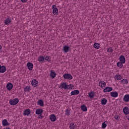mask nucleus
<instances>
[{
  "instance_id": "23",
  "label": "nucleus",
  "mask_w": 129,
  "mask_h": 129,
  "mask_svg": "<svg viewBox=\"0 0 129 129\" xmlns=\"http://www.w3.org/2000/svg\"><path fill=\"white\" fill-rule=\"evenodd\" d=\"M7 71V69L5 66H1L0 68V73H5V72Z\"/></svg>"
},
{
  "instance_id": "33",
  "label": "nucleus",
  "mask_w": 129,
  "mask_h": 129,
  "mask_svg": "<svg viewBox=\"0 0 129 129\" xmlns=\"http://www.w3.org/2000/svg\"><path fill=\"white\" fill-rule=\"evenodd\" d=\"M44 60L48 61V62H50V61H51V57L49 55H47L45 57H44Z\"/></svg>"
},
{
  "instance_id": "15",
  "label": "nucleus",
  "mask_w": 129,
  "mask_h": 129,
  "mask_svg": "<svg viewBox=\"0 0 129 129\" xmlns=\"http://www.w3.org/2000/svg\"><path fill=\"white\" fill-rule=\"evenodd\" d=\"M123 112L126 115L129 114V108L127 107H125L123 109Z\"/></svg>"
},
{
  "instance_id": "41",
  "label": "nucleus",
  "mask_w": 129,
  "mask_h": 129,
  "mask_svg": "<svg viewBox=\"0 0 129 129\" xmlns=\"http://www.w3.org/2000/svg\"><path fill=\"white\" fill-rule=\"evenodd\" d=\"M2 50V45H0V50Z\"/></svg>"
},
{
  "instance_id": "9",
  "label": "nucleus",
  "mask_w": 129,
  "mask_h": 129,
  "mask_svg": "<svg viewBox=\"0 0 129 129\" xmlns=\"http://www.w3.org/2000/svg\"><path fill=\"white\" fill-rule=\"evenodd\" d=\"M30 113H31V110L30 109H27L23 111L24 115H27V116H29Z\"/></svg>"
},
{
  "instance_id": "12",
  "label": "nucleus",
  "mask_w": 129,
  "mask_h": 129,
  "mask_svg": "<svg viewBox=\"0 0 129 129\" xmlns=\"http://www.w3.org/2000/svg\"><path fill=\"white\" fill-rule=\"evenodd\" d=\"M119 61L122 63V64H124V63H125V58L123 55H120L119 56Z\"/></svg>"
},
{
  "instance_id": "13",
  "label": "nucleus",
  "mask_w": 129,
  "mask_h": 129,
  "mask_svg": "<svg viewBox=\"0 0 129 129\" xmlns=\"http://www.w3.org/2000/svg\"><path fill=\"white\" fill-rule=\"evenodd\" d=\"M106 103H107V99L105 98L101 99V104H102V105H105Z\"/></svg>"
},
{
  "instance_id": "5",
  "label": "nucleus",
  "mask_w": 129,
  "mask_h": 129,
  "mask_svg": "<svg viewBox=\"0 0 129 129\" xmlns=\"http://www.w3.org/2000/svg\"><path fill=\"white\" fill-rule=\"evenodd\" d=\"M5 25H6L7 26H9V25H11L12 24V20L10 18H8L4 21Z\"/></svg>"
},
{
  "instance_id": "37",
  "label": "nucleus",
  "mask_w": 129,
  "mask_h": 129,
  "mask_svg": "<svg viewBox=\"0 0 129 129\" xmlns=\"http://www.w3.org/2000/svg\"><path fill=\"white\" fill-rule=\"evenodd\" d=\"M107 126V125H106V123H105V122H104L102 123V127L103 128H105Z\"/></svg>"
},
{
  "instance_id": "32",
  "label": "nucleus",
  "mask_w": 129,
  "mask_h": 129,
  "mask_svg": "<svg viewBox=\"0 0 129 129\" xmlns=\"http://www.w3.org/2000/svg\"><path fill=\"white\" fill-rule=\"evenodd\" d=\"M99 43H95L94 44V48H95V49H99L100 46L99 45Z\"/></svg>"
},
{
  "instance_id": "36",
  "label": "nucleus",
  "mask_w": 129,
  "mask_h": 129,
  "mask_svg": "<svg viewBox=\"0 0 129 129\" xmlns=\"http://www.w3.org/2000/svg\"><path fill=\"white\" fill-rule=\"evenodd\" d=\"M107 52L109 53H112L113 52V49H112V47H109V48H107Z\"/></svg>"
},
{
  "instance_id": "25",
  "label": "nucleus",
  "mask_w": 129,
  "mask_h": 129,
  "mask_svg": "<svg viewBox=\"0 0 129 129\" xmlns=\"http://www.w3.org/2000/svg\"><path fill=\"white\" fill-rule=\"evenodd\" d=\"M24 92H29L30 90L31 89V87L27 86L23 88Z\"/></svg>"
},
{
  "instance_id": "22",
  "label": "nucleus",
  "mask_w": 129,
  "mask_h": 129,
  "mask_svg": "<svg viewBox=\"0 0 129 129\" xmlns=\"http://www.w3.org/2000/svg\"><path fill=\"white\" fill-rule=\"evenodd\" d=\"M112 90V88L107 87L103 90V91L104 92H110Z\"/></svg>"
},
{
  "instance_id": "34",
  "label": "nucleus",
  "mask_w": 129,
  "mask_h": 129,
  "mask_svg": "<svg viewBox=\"0 0 129 129\" xmlns=\"http://www.w3.org/2000/svg\"><path fill=\"white\" fill-rule=\"evenodd\" d=\"M123 63H121L120 61V62H118L117 63V66L118 67H119V68H122V66Z\"/></svg>"
},
{
  "instance_id": "30",
  "label": "nucleus",
  "mask_w": 129,
  "mask_h": 129,
  "mask_svg": "<svg viewBox=\"0 0 129 129\" xmlns=\"http://www.w3.org/2000/svg\"><path fill=\"white\" fill-rule=\"evenodd\" d=\"M73 87H74V86L72 84L67 85V90H68V89L71 90L73 89Z\"/></svg>"
},
{
  "instance_id": "7",
  "label": "nucleus",
  "mask_w": 129,
  "mask_h": 129,
  "mask_svg": "<svg viewBox=\"0 0 129 129\" xmlns=\"http://www.w3.org/2000/svg\"><path fill=\"white\" fill-rule=\"evenodd\" d=\"M50 76L51 77V78H52V79H54V78H55V77H56V73L55 72V71L54 70H51L50 71Z\"/></svg>"
},
{
  "instance_id": "28",
  "label": "nucleus",
  "mask_w": 129,
  "mask_h": 129,
  "mask_svg": "<svg viewBox=\"0 0 129 129\" xmlns=\"http://www.w3.org/2000/svg\"><path fill=\"white\" fill-rule=\"evenodd\" d=\"M81 109L83 111H86L87 110V107L85 104H83L81 106Z\"/></svg>"
},
{
  "instance_id": "35",
  "label": "nucleus",
  "mask_w": 129,
  "mask_h": 129,
  "mask_svg": "<svg viewBox=\"0 0 129 129\" xmlns=\"http://www.w3.org/2000/svg\"><path fill=\"white\" fill-rule=\"evenodd\" d=\"M64 113L65 114H66V115H68V116H69V115H70V111L68 110V109H67L64 111Z\"/></svg>"
},
{
  "instance_id": "1",
  "label": "nucleus",
  "mask_w": 129,
  "mask_h": 129,
  "mask_svg": "<svg viewBox=\"0 0 129 129\" xmlns=\"http://www.w3.org/2000/svg\"><path fill=\"white\" fill-rule=\"evenodd\" d=\"M9 103L11 105H16V104H18V103H19V99L16 98L14 99H11L9 101Z\"/></svg>"
},
{
  "instance_id": "26",
  "label": "nucleus",
  "mask_w": 129,
  "mask_h": 129,
  "mask_svg": "<svg viewBox=\"0 0 129 129\" xmlns=\"http://www.w3.org/2000/svg\"><path fill=\"white\" fill-rule=\"evenodd\" d=\"M27 67L29 70H33V63L31 62H28Z\"/></svg>"
},
{
  "instance_id": "18",
  "label": "nucleus",
  "mask_w": 129,
  "mask_h": 129,
  "mask_svg": "<svg viewBox=\"0 0 129 129\" xmlns=\"http://www.w3.org/2000/svg\"><path fill=\"white\" fill-rule=\"evenodd\" d=\"M79 93H80L79 90H75L71 92V95H78Z\"/></svg>"
},
{
  "instance_id": "38",
  "label": "nucleus",
  "mask_w": 129,
  "mask_h": 129,
  "mask_svg": "<svg viewBox=\"0 0 129 129\" xmlns=\"http://www.w3.org/2000/svg\"><path fill=\"white\" fill-rule=\"evenodd\" d=\"M114 118H115V119H116V120H118L120 118V117H119V116H118V115H115L114 116Z\"/></svg>"
},
{
  "instance_id": "39",
  "label": "nucleus",
  "mask_w": 129,
  "mask_h": 129,
  "mask_svg": "<svg viewBox=\"0 0 129 129\" xmlns=\"http://www.w3.org/2000/svg\"><path fill=\"white\" fill-rule=\"evenodd\" d=\"M21 1L22 2V3H27V2H28V0H21Z\"/></svg>"
},
{
  "instance_id": "10",
  "label": "nucleus",
  "mask_w": 129,
  "mask_h": 129,
  "mask_svg": "<svg viewBox=\"0 0 129 129\" xmlns=\"http://www.w3.org/2000/svg\"><path fill=\"white\" fill-rule=\"evenodd\" d=\"M38 83L39 82L36 79H33L31 82V84L34 87H37V85H38Z\"/></svg>"
},
{
  "instance_id": "14",
  "label": "nucleus",
  "mask_w": 129,
  "mask_h": 129,
  "mask_svg": "<svg viewBox=\"0 0 129 129\" xmlns=\"http://www.w3.org/2000/svg\"><path fill=\"white\" fill-rule=\"evenodd\" d=\"M35 113L38 115H41V113H43V109L41 108L36 109V110H35Z\"/></svg>"
},
{
  "instance_id": "3",
  "label": "nucleus",
  "mask_w": 129,
  "mask_h": 129,
  "mask_svg": "<svg viewBox=\"0 0 129 129\" xmlns=\"http://www.w3.org/2000/svg\"><path fill=\"white\" fill-rule=\"evenodd\" d=\"M52 9L53 10V15H54V16H55V15H58V9H57V7H56V5H52Z\"/></svg>"
},
{
  "instance_id": "20",
  "label": "nucleus",
  "mask_w": 129,
  "mask_h": 129,
  "mask_svg": "<svg viewBox=\"0 0 129 129\" xmlns=\"http://www.w3.org/2000/svg\"><path fill=\"white\" fill-rule=\"evenodd\" d=\"M115 80H121L122 77L119 74H116L114 77Z\"/></svg>"
},
{
  "instance_id": "31",
  "label": "nucleus",
  "mask_w": 129,
  "mask_h": 129,
  "mask_svg": "<svg viewBox=\"0 0 129 129\" xmlns=\"http://www.w3.org/2000/svg\"><path fill=\"white\" fill-rule=\"evenodd\" d=\"M76 127V125L74 124V123H71L70 124V128L71 129H75Z\"/></svg>"
},
{
  "instance_id": "40",
  "label": "nucleus",
  "mask_w": 129,
  "mask_h": 129,
  "mask_svg": "<svg viewBox=\"0 0 129 129\" xmlns=\"http://www.w3.org/2000/svg\"><path fill=\"white\" fill-rule=\"evenodd\" d=\"M38 118H41V119H42L43 118V116H39Z\"/></svg>"
},
{
  "instance_id": "24",
  "label": "nucleus",
  "mask_w": 129,
  "mask_h": 129,
  "mask_svg": "<svg viewBox=\"0 0 129 129\" xmlns=\"http://www.w3.org/2000/svg\"><path fill=\"white\" fill-rule=\"evenodd\" d=\"M120 82L121 84H128V80L125 79L121 80Z\"/></svg>"
},
{
  "instance_id": "27",
  "label": "nucleus",
  "mask_w": 129,
  "mask_h": 129,
  "mask_svg": "<svg viewBox=\"0 0 129 129\" xmlns=\"http://www.w3.org/2000/svg\"><path fill=\"white\" fill-rule=\"evenodd\" d=\"M37 104L40 106H44V101L43 100H39L37 102Z\"/></svg>"
},
{
  "instance_id": "11",
  "label": "nucleus",
  "mask_w": 129,
  "mask_h": 129,
  "mask_svg": "<svg viewBox=\"0 0 129 129\" xmlns=\"http://www.w3.org/2000/svg\"><path fill=\"white\" fill-rule=\"evenodd\" d=\"M2 125H3V126H8V125H10V123H9L7 119H4L2 121Z\"/></svg>"
},
{
  "instance_id": "17",
  "label": "nucleus",
  "mask_w": 129,
  "mask_h": 129,
  "mask_svg": "<svg viewBox=\"0 0 129 129\" xmlns=\"http://www.w3.org/2000/svg\"><path fill=\"white\" fill-rule=\"evenodd\" d=\"M6 87L9 91H11L12 89H13V84L9 83L7 85Z\"/></svg>"
},
{
  "instance_id": "42",
  "label": "nucleus",
  "mask_w": 129,
  "mask_h": 129,
  "mask_svg": "<svg viewBox=\"0 0 129 129\" xmlns=\"http://www.w3.org/2000/svg\"><path fill=\"white\" fill-rule=\"evenodd\" d=\"M128 120H129V118H128Z\"/></svg>"
},
{
  "instance_id": "8",
  "label": "nucleus",
  "mask_w": 129,
  "mask_h": 129,
  "mask_svg": "<svg viewBox=\"0 0 129 129\" xmlns=\"http://www.w3.org/2000/svg\"><path fill=\"white\" fill-rule=\"evenodd\" d=\"M63 51L64 52V53H68L69 52V50H70V47L67 46V45H64L63 46Z\"/></svg>"
},
{
  "instance_id": "2",
  "label": "nucleus",
  "mask_w": 129,
  "mask_h": 129,
  "mask_svg": "<svg viewBox=\"0 0 129 129\" xmlns=\"http://www.w3.org/2000/svg\"><path fill=\"white\" fill-rule=\"evenodd\" d=\"M62 77H63L64 79H68L69 80H71L73 78L70 74H64Z\"/></svg>"
},
{
  "instance_id": "21",
  "label": "nucleus",
  "mask_w": 129,
  "mask_h": 129,
  "mask_svg": "<svg viewBox=\"0 0 129 129\" xmlns=\"http://www.w3.org/2000/svg\"><path fill=\"white\" fill-rule=\"evenodd\" d=\"M88 96L90 98V99H93V98H94V92L93 91H91L89 93Z\"/></svg>"
},
{
  "instance_id": "6",
  "label": "nucleus",
  "mask_w": 129,
  "mask_h": 129,
  "mask_svg": "<svg viewBox=\"0 0 129 129\" xmlns=\"http://www.w3.org/2000/svg\"><path fill=\"white\" fill-rule=\"evenodd\" d=\"M49 119H50L51 121L54 122L56 121L57 118L56 117V115L52 114L49 116Z\"/></svg>"
},
{
  "instance_id": "16",
  "label": "nucleus",
  "mask_w": 129,
  "mask_h": 129,
  "mask_svg": "<svg viewBox=\"0 0 129 129\" xmlns=\"http://www.w3.org/2000/svg\"><path fill=\"white\" fill-rule=\"evenodd\" d=\"M106 86V83L104 81H100L99 83V86L102 88L103 87H105Z\"/></svg>"
},
{
  "instance_id": "4",
  "label": "nucleus",
  "mask_w": 129,
  "mask_h": 129,
  "mask_svg": "<svg viewBox=\"0 0 129 129\" xmlns=\"http://www.w3.org/2000/svg\"><path fill=\"white\" fill-rule=\"evenodd\" d=\"M59 88H60V89H63V88H64V89H66V90H67V83H66V82H62L60 83Z\"/></svg>"
},
{
  "instance_id": "19",
  "label": "nucleus",
  "mask_w": 129,
  "mask_h": 129,
  "mask_svg": "<svg viewBox=\"0 0 129 129\" xmlns=\"http://www.w3.org/2000/svg\"><path fill=\"white\" fill-rule=\"evenodd\" d=\"M110 95L112 97H117L118 96V93L117 92H112L110 93Z\"/></svg>"
},
{
  "instance_id": "29",
  "label": "nucleus",
  "mask_w": 129,
  "mask_h": 129,
  "mask_svg": "<svg viewBox=\"0 0 129 129\" xmlns=\"http://www.w3.org/2000/svg\"><path fill=\"white\" fill-rule=\"evenodd\" d=\"M39 62H44L45 61V57L42 55H40L38 59Z\"/></svg>"
}]
</instances>
